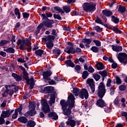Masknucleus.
I'll use <instances>...</instances> for the list:
<instances>
[{"label":"nucleus","instance_id":"nucleus-21","mask_svg":"<svg viewBox=\"0 0 127 127\" xmlns=\"http://www.w3.org/2000/svg\"><path fill=\"white\" fill-rule=\"evenodd\" d=\"M102 14L107 17L113 16V11L110 10L104 9L102 10Z\"/></svg>","mask_w":127,"mask_h":127},{"label":"nucleus","instance_id":"nucleus-61","mask_svg":"<svg viewBox=\"0 0 127 127\" xmlns=\"http://www.w3.org/2000/svg\"><path fill=\"white\" fill-rule=\"evenodd\" d=\"M112 83V79L111 78H108L107 79V83H106V86L107 87H111V83Z\"/></svg>","mask_w":127,"mask_h":127},{"label":"nucleus","instance_id":"nucleus-62","mask_svg":"<svg viewBox=\"0 0 127 127\" xmlns=\"http://www.w3.org/2000/svg\"><path fill=\"white\" fill-rule=\"evenodd\" d=\"M17 61L19 63H25L26 61L24 60V59L18 58L17 59Z\"/></svg>","mask_w":127,"mask_h":127},{"label":"nucleus","instance_id":"nucleus-6","mask_svg":"<svg viewBox=\"0 0 127 127\" xmlns=\"http://www.w3.org/2000/svg\"><path fill=\"white\" fill-rule=\"evenodd\" d=\"M64 52L67 53L68 54H75L76 53L77 54H80L81 52H82V50L80 48H75L73 47V46H67L66 47L64 50Z\"/></svg>","mask_w":127,"mask_h":127},{"label":"nucleus","instance_id":"nucleus-9","mask_svg":"<svg viewBox=\"0 0 127 127\" xmlns=\"http://www.w3.org/2000/svg\"><path fill=\"white\" fill-rule=\"evenodd\" d=\"M51 75H52V71L50 69L43 72V77L45 83L47 81H50L51 80V78L50 77Z\"/></svg>","mask_w":127,"mask_h":127},{"label":"nucleus","instance_id":"nucleus-56","mask_svg":"<svg viewBox=\"0 0 127 127\" xmlns=\"http://www.w3.org/2000/svg\"><path fill=\"white\" fill-rule=\"evenodd\" d=\"M121 117H125L126 118V121H127V112L125 111H122L121 113Z\"/></svg>","mask_w":127,"mask_h":127},{"label":"nucleus","instance_id":"nucleus-19","mask_svg":"<svg viewBox=\"0 0 127 127\" xmlns=\"http://www.w3.org/2000/svg\"><path fill=\"white\" fill-rule=\"evenodd\" d=\"M11 76L14 78L16 82H20V81L22 80V76L15 73H12Z\"/></svg>","mask_w":127,"mask_h":127},{"label":"nucleus","instance_id":"nucleus-55","mask_svg":"<svg viewBox=\"0 0 127 127\" xmlns=\"http://www.w3.org/2000/svg\"><path fill=\"white\" fill-rule=\"evenodd\" d=\"M46 87H44L43 86L40 87L39 88V91L40 93H44L45 94L46 91Z\"/></svg>","mask_w":127,"mask_h":127},{"label":"nucleus","instance_id":"nucleus-32","mask_svg":"<svg viewBox=\"0 0 127 127\" xmlns=\"http://www.w3.org/2000/svg\"><path fill=\"white\" fill-rule=\"evenodd\" d=\"M80 91L81 90H80V89H79L78 88H73L72 93L73 95H74V96H75L76 97H78V96H79V94H80Z\"/></svg>","mask_w":127,"mask_h":127},{"label":"nucleus","instance_id":"nucleus-26","mask_svg":"<svg viewBox=\"0 0 127 127\" xmlns=\"http://www.w3.org/2000/svg\"><path fill=\"white\" fill-rule=\"evenodd\" d=\"M64 64L68 67H71V68H74L75 67V64L72 62L71 60H67L64 62Z\"/></svg>","mask_w":127,"mask_h":127},{"label":"nucleus","instance_id":"nucleus-16","mask_svg":"<svg viewBox=\"0 0 127 127\" xmlns=\"http://www.w3.org/2000/svg\"><path fill=\"white\" fill-rule=\"evenodd\" d=\"M65 124H66V126H70V127H74L76 126V121L68 118L67 121L65 122Z\"/></svg>","mask_w":127,"mask_h":127},{"label":"nucleus","instance_id":"nucleus-18","mask_svg":"<svg viewBox=\"0 0 127 127\" xmlns=\"http://www.w3.org/2000/svg\"><path fill=\"white\" fill-rule=\"evenodd\" d=\"M112 50H113V51H115V52H121L123 51V47L121 46L112 45Z\"/></svg>","mask_w":127,"mask_h":127},{"label":"nucleus","instance_id":"nucleus-64","mask_svg":"<svg viewBox=\"0 0 127 127\" xmlns=\"http://www.w3.org/2000/svg\"><path fill=\"white\" fill-rule=\"evenodd\" d=\"M49 81V85H56V82L54 80L51 79Z\"/></svg>","mask_w":127,"mask_h":127},{"label":"nucleus","instance_id":"nucleus-53","mask_svg":"<svg viewBox=\"0 0 127 127\" xmlns=\"http://www.w3.org/2000/svg\"><path fill=\"white\" fill-rule=\"evenodd\" d=\"M14 52H15V50L13 48L10 47L7 48V53L14 54Z\"/></svg>","mask_w":127,"mask_h":127},{"label":"nucleus","instance_id":"nucleus-15","mask_svg":"<svg viewBox=\"0 0 127 127\" xmlns=\"http://www.w3.org/2000/svg\"><path fill=\"white\" fill-rule=\"evenodd\" d=\"M48 116L49 118H51L52 120H54V121L58 120V115L56 112H51L48 114Z\"/></svg>","mask_w":127,"mask_h":127},{"label":"nucleus","instance_id":"nucleus-8","mask_svg":"<svg viewBox=\"0 0 127 127\" xmlns=\"http://www.w3.org/2000/svg\"><path fill=\"white\" fill-rule=\"evenodd\" d=\"M117 58L119 61L123 64L124 66H126L127 64V54L126 53H119Z\"/></svg>","mask_w":127,"mask_h":127},{"label":"nucleus","instance_id":"nucleus-1","mask_svg":"<svg viewBox=\"0 0 127 127\" xmlns=\"http://www.w3.org/2000/svg\"><path fill=\"white\" fill-rule=\"evenodd\" d=\"M75 96L73 94L70 93L67 97V100L62 99L60 101V105L62 106V109L63 111V114L64 116H70L72 114L71 111L75 107Z\"/></svg>","mask_w":127,"mask_h":127},{"label":"nucleus","instance_id":"nucleus-3","mask_svg":"<svg viewBox=\"0 0 127 127\" xmlns=\"http://www.w3.org/2000/svg\"><path fill=\"white\" fill-rule=\"evenodd\" d=\"M96 6H97V4L92 2L89 3L86 2L82 5L84 11L85 12H91V13H93L96 10Z\"/></svg>","mask_w":127,"mask_h":127},{"label":"nucleus","instance_id":"nucleus-49","mask_svg":"<svg viewBox=\"0 0 127 127\" xmlns=\"http://www.w3.org/2000/svg\"><path fill=\"white\" fill-rule=\"evenodd\" d=\"M74 70L75 72H77L79 74L80 73L79 71L81 70V66L78 64L74 66Z\"/></svg>","mask_w":127,"mask_h":127},{"label":"nucleus","instance_id":"nucleus-2","mask_svg":"<svg viewBox=\"0 0 127 127\" xmlns=\"http://www.w3.org/2000/svg\"><path fill=\"white\" fill-rule=\"evenodd\" d=\"M27 43L25 44V41L24 40H21L20 39H18L17 41V45H20L19 48L20 50H24L25 46H27L26 48L27 51L28 52H31L32 51V47H31V42L30 41H27Z\"/></svg>","mask_w":127,"mask_h":127},{"label":"nucleus","instance_id":"nucleus-42","mask_svg":"<svg viewBox=\"0 0 127 127\" xmlns=\"http://www.w3.org/2000/svg\"><path fill=\"white\" fill-rule=\"evenodd\" d=\"M93 77L96 82H98L101 79V75L97 73H93Z\"/></svg>","mask_w":127,"mask_h":127},{"label":"nucleus","instance_id":"nucleus-24","mask_svg":"<svg viewBox=\"0 0 127 127\" xmlns=\"http://www.w3.org/2000/svg\"><path fill=\"white\" fill-rule=\"evenodd\" d=\"M0 116L4 119L8 118L10 116V114H9V110H7L6 111H2V114Z\"/></svg>","mask_w":127,"mask_h":127},{"label":"nucleus","instance_id":"nucleus-50","mask_svg":"<svg viewBox=\"0 0 127 127\" xmlns=\"http://www.w3.org/2000/svg\"><path fill=\"white\" fill-rule=\"evenodd\" d=\"M56 38V37L53 35H48L47 37V41H52V40H54Z\"/></svg>","mask_w":127,"mask_h":127},{"label":"nucleus","instance_id":"nucleus-35","mask_svg":"<svg viewBox=\"0 0 127 127\" xmlns=\"http://www.w3.org/2000/svg\"><path fill=\"white\" fill-rule=\"evenodd\" d=\"M98 73L102 76V77H107L108 76V71L107 70H104L103 71H98Z\"/></svg>","mask_w":127,"mask_h":127},{"label":"nucleus","instance_id":"nucleus-31","mask_svg":"<svg viewBox=\"0 0 127 127\" xmlns=\"http://www.w3.org/2000/svg\"><path fill=\"white\" fill-rule=\"evenodd\" d=\"M46 47L51 50L53 47H54V43H53V41H50L46 43Z\"/></svg>","mask_w":127,"mask_h":127},{"label":"nucleus","instance_id":"nucleus-40","mask_svg":"<svg viewBox=\"0 0 127 127\" xmlns=\"http://www.w3.org/2000/svg\"><path fill=\"white\" fill-rule=\"evenodd\" d=\"M90 50L94 53H98L100 51V48H98L96 46H92L90 48Z\"/></svg>","mask_w":127,"mask_h":127},{"label":"nucleus","instance_id":"nucleus-45","mask_svg":"<svg viewBox=\"0 0 127 127\" xmlns=\"http://www.w3.org/2000/svg\"><path fill=\"white\" fill-rule=\"evenodd\" d=\"M7 43H9V41L1 40L0 41V46H4V45H6Z\"/></svg>","mask_w":127,"mask_h":127},{"label":"nucleus","instance_id":"nucleus-36","mask_svg":"<svg viewBox=\"0 0 127 127\" xmlns=\"http://www.w3.org/2000/svg\"><path fill=\"white\" fill-rule=\"evenodd\" d=\"M63 11L65 12L66 13H69L70 11H71V8L69 7V6L65 5L63 7Z\"/></svg>","mask_w":127,"mask_h":127},{"label":"nucleus","instance_id":"nucleus-46","mask_svg":"<svg viewBox=\"0 0 127 127\" xmlns=\"http://www.w3.org/2000/svg\"><path fill=\"white\" fill-rule=\"evenodd\" d=\"M53 17L55 19H58V20H61L62 19V17L59 14H54Z\"/></svg>","mask_w":127,"mask_h":127},{"label":"nucleus","instance_id":"nucleus-43","mask_svg":"<svg viewBox=\"0 0 127 127\" xmlns=\"http://www.w3.org/2000/svg\"><path fill=\"white\" fill-rule=\"evenodd\" d=\"M98 90H106V86L104 82H101L100 83L98 86Z\"/></svg>","mask_w":127,"mask_h":127},{"label":"nucleus","instance_id":"nucleus-34","mask_svg":"<svg viewBox=\"0 0 127 127\" xmlns=\"http://www.w3.org/2000/svg\"><path fill=\"white\" fill-rule=\"evenodd\" d=\"M43 27V24L40 23V24L37 27V30L35 32V34L37 36L38 35V33L40 32V30H41V29Z\"/></svg>","mask_w":127,"mask_h":127},{"label":"nucleus","instance_id":"nucleus-51","mask_svg":"<svg viewBox=\"0 0 127 127\" xmlns=\"http://www.w3.org/2000/svg\"><path fill=\"white\" fill-rule=\"evenodd\" d=\"M93 42H94L95 44V45H96L97 47H100V46H101V41H100L98 40H94L93 41Z\"/></svg>","mask_w":127,"mask_h":127},{"label":"nucleus","instance_id":"nucleus-37","mask_svg":"<svg viewBox=\"0 0 127 127\" xmlns=\"http://www.w3.org/2000/svg\"><path fill=\"white\" fill-rule=\"evenodd\" d=\"M111 30H113V31H114V32H115V33H116V34H122V33H123V32L121 30H120V29H119V28L116 27H113V28L111 29Z\"/></svg>","mask_w":127,"mask_h":127},{"label":"nucleus","instance_id":"nucleus-52","mask_svg":"<svg viewBox=\"0 0 127 127\" xmlns=\"http://www.w3.org/2000/svg\"><path fill=\"white\" fill-rule=\"evenodd\" d=\"M23 18L26 19H27L29 17L30 14L28 13L27 12H25L22 13Z\"/></svg>","mask_w":127,"mask_h":127},{"label":"nucleus","instance_id":"nucleus-41","mask_svg":"<svg viewBox=\"0 0 127 127\" xmlns=\"http://www.w3.org/2000/svg\"><path fill=\"white\" fill-rule=\"evenodd\" d=\"M43 53V50H41V49L37 50L35 52V54H36L37 56H39L40 57H41V56H42Z\"/></svg>","mask_w":127,"mask_h":127},{"label":"nucleus","instance_id":"nucleus-60","mask_svg":"<svg viewBox=\"0 0 127 127\" xmlns=\"http://www.w3.org/2000/svg\"><path fill=\"white\" fill-rule=\"evenodd\" d=\"M22 108H23L22 104H20L19 107L16 109L18 112V113H19V114H21V112L22 111Z\"/></svg>","mask_w":127,"mask_h":127},{"label":"nucleus","instance_id":"nucleus-54","mask_svg":"<svg viewBox=\"0 0 127 127\" xmlns=\"http://www.w3.org/2000/svg\"><path fill=\"white\" fill-rule=\"evenodd\" d=\"M126 89H127V85H124L122 84L119 86L120 91H126Z\"/></svg>","mask_w":127,"mask_h":127},{"label":"nucleus","instance_id":"nucleus-33","mask_svg":"<svg viewBox=\"0 0 127 127\" xmlns=\"http://www.w3.org/2000/svg\"><path fill=\"white\" fill-rule=\"evenodd\" d=\"M27 123V127H34L35 126H36V123L32 120H30Z\"/></svg>","mask_w":127,"mask_h":127},{"label":"nucleus","instance_id":"nucleus-7","mask_svg":"<svg viewBox=\"0 0 127 127\" xmlns=\"http://www.w3.org/2000/svg\"><path fill=\"white\" fill-rule=\"evenodd\" d=\"M41 104L42 106V111L44 114H49L51 112L50 106H49L48 103H47V100L42 99L41 100Z\"/></svg>","mask_w":127,"mask_h":127},{"label":"nucleus","instance_id":"nucleus-27","mask_svg":"<svg viewBox=\"0 0 127 127\" xmlns=\"http://www.w3.org/2000/svg\"><path fill=\"white\" fill-rule=\"evenodd\" d=\"M95 67H96L97 70H103L105 69V65L104 64L101 62H98L95 64Z\"/></svg>","mask_w":127,"mask_h":127},{"label":"nucleus","instance_id":"nucleus-57","mask_svg":"<svg viewBox=\"0 0 127 127\" xmlns=\"http://www.w3.org/2000/svg\"><path fill=\"white\" fill-rule=\"evenodd\" d=\"M87 71H88L89 73H94V72H95V69H94L92 66L90 65L88 67V69H87Z\"/></svg>","mask_w":127,"mask_h":127},{"label":"nucleus","instance_id":"nucleus-58","mask_svg":"<svg viewBox=\"0 0 127 127\" xmlns=\"http://www.w3.org/2000/svg\"><path fill=\"white\" fill-rule=\"evenodd\" d=\"M71 13H72V14H73L74 15H75L76 16L81 15V13H80V12L77 11L76 10L72 11Z\"/></svg>","mask_w":127,"mask_h":127},{"label":"nucleus","instance_id":"nucleus-48","mask_svg":"<svg viewBox=\"0 0 127 127\" xmlns=\"http://www.w3.org/2000/svg\"><path fill=\"white\" fill-rule=\"evenodd\" d=\"M95 22L96 23H98L99 24H101V25H104V23L102 21V20L97 16L96 19L95 20Z\"/></svg>","mask_w":127,"mask_h":127},{"label":"nucleus","instance_id":"nucleus-22","mask_svg":"<svg viewBox=\"0 0 127 127\" xmlns=\"http://www.w3.org/2000/svg\"><path fill=\"white\" fill-rule=\"evenodd\" d=\"M97 94L99 99H103L104 96H105V94H106V89H98Z\"/></svg>","mask_w":127,"mask_h":127},{"label":"nucleus","instance_id":"nucleus-38","mask_svg":"<svg viewBox=\"0 0 127 127\" xmlns=\"http://www.w3.org/2000/svg\"><path fill=\"white\" fill-rule=\"evenodd\" d=\"M89 72L87 70H84L83 71L82 75L81 76L82 79H83V80L87 79L89 76Z\"/></svg>","mask_w":127,"mask_h":127},{"label":"nucleus","instance_id":"nucleus-14","mask_svg":"<svg viewBox=\"0 0 127 127\" xmlns=\"http://www.w3.org/2000/svg\"><path fill=\"white\" fill-rule=\"evenodd\" d=\"M56 92L54 91V87L53 86H46V93L45 94H48V95H52Z\"/></svg>","mask_w":127,"mask_h":127},{"label":"nucleus","instance_id":"nucleus-5","mask_svg":"<svg viewBox=\"0 0 127 127\" xmlns=\"http://www.w3.org/2000/svg\"><path fill=\"white\" fill-rule=\"evenodd\" d=\"M22 74L23 80H25V81H26L27 85H30V89H32L35 84L34 78H33V77H32L29 79V74L28 73H27V71L22 72Z\"/></svg>","mask_w":127,"mask_h":127},{"label":"nucleus","instance_id":"nucleus-29","mask_svg":"<svg viewBox=\"0 0 127 127\" xmlns=\"http://www.w3.org/2000/svg\"><path fill=\"white\" fill-rule=\"evenodd\" d=\"M111 21L114 22L115 24H119V23L120 22V18L115 15H112L111 16Z\"/></svg>","mask_w":127,"mask_h":127},{"label":"nucleus","instance_id":"nucleus-44","mask_svg":"<svg viewBox=\"0 0 127 127\" xmlns=\"http://www.w3.org/2000/svg\"><path fill=\"white\" fill-rule=\"evenodd\" d=\"M93 29H94V30H96L97 32H99V33L102 32V31H103V28H101L100 26H98V25H96L95 27H94Z\"/></svg>","mask_w":127,"mask_h":127},{"label":"nucleus","instance_id":"nucleus-39","mask_svg":"<svg viewBox=\"0 0 127 127\" xmlns=\"http://www.w3.org/2000/svg\"><path fill=\"white\" fill-rule=\"evenodd\" d=\"M53 54H55L58 57L61 54V50L59 49H54L53 50Z\"/></svg>","mask_w":127,"mask_h":127},{"label":"nucleus","instance_id":"nucleus-63","mask_svg":"<svg viewBox=\"0 0 127 127\" xmlns=\"http://www.w3.org/2000/svg\"><path fill=\"white\" fill-rule=\"evenodd\" d=\"M111 68L113 69H117V68H118V64L113 63L111 65Z\"/></svg>","mask_w":127,"mask_h":127},{"label":"nucleus","instance_id":"nucleus-10","mask_svg":"<svg viewBox=\"0 0 127 127\" xmlns=\"http://www.w3.org/2000/svg\"><path fill=\"white\" fill-rule=\"evenodd\" d=\"M80 98L82 100L84 99V97L86 100L89 98V93H88V90L85 88L82 89L79 92V94L78 95Z\"/></svg>","mask_w":127,"mask_h":127},{"label":"nucleus","instance_id":"nucleus-17","mask_svg":"<svg viewBox=\"0 0 127 127\" xmlns=\"http://www.w3.org/2000/svg\"><path fill=\"white\" fill-rule=\"evenodd\" d=\"M82 42L83 43H86L85 46L86 48L89 49L90 48V45L91 44V42H92V40L91 39L85 38L82 39Z\"/></svg>","mask_w":127,"mask_h":127},{"label":"nucleus","instance_id":"nucleus-59","mask_svg":"<svg viewBox=\"0 0 127 127\" xmlns=\"http://www.w3.org/2000/svg\"><path fill=\"white\" fill-rule=\"evenodd\" d=\"M4 123H5V120H4V118L1 117L0 116V126L1 125H3V124H4Z\"/></svg>","mask_w":127,"mask_h":127},{"label":"nucleus","instance_id":"nucleus-30","mask_svg":"<svg viewBox=\"0 0 127 127\" xmlns=\"http://www.w3.org/2000/svg\"><path fill=\"white\" fill-rule=\"evenodd\" d=\"M14 14L18 19H20L21 13L19 12V9L18 8H15Z\"/></svg>","mask_w":127,"mask_h":127},{"label":"nucleus","instance_id":"nucleus-28","mask_svg":"<svg viewBox=\"0 0 127 127\" xmlns=\"http://www.w3.org/2000/svg\"><path fill=\"white\" fill-rule=\"evenodd\" d=\"M118 11H119V12H121V13H125V12L127 11V8L125 6L119 5Z\"/></svg>","mask_w":127,"mask_h":127},{"label":"nucleus","instance_id":"nucleus-23","mask_svg":"<svg viewBox=\"0 0 127 127\" xmlns=\"http://www.w3.org/2000/svg\"><path fill=\"white\" fill-rule=\"evenodd\" d=\"M56 99V92L51 95L50 105L52 106L53 104H55V99Z\"/></svg>","mask_w":127,"mask_h":127},{"label":"nucleus","instance_id":"nucleus-47","mask_svg":"<svg viewBox=\"0 0 127 127\" xmlns=\"http://www.w3.org/2000/svg\"><path fill=\"white\" fill-rule=\"evenodd\" d=\"M116 83L117 85H121V84L123 83V81H122V79H121V78H120L118 75H116Z\"/></svg>","mask_w":127,"mask_h":127},{"label":"nucleus","instance_id":"nucleus-12","mask_svg":"<svg viewBox=\"0 0 127 127\" xmlns=\"http://www.w3.org/2000/svg\"><path fill=\"white\" fill-rule=\"evenodd\" d=\"M55 23L54 20H50V21H47V20H44L42 23H41V24H43V26H46L48 28H52L53 27V25Z\"/></svg>","mask_w":127,"mask_h":127},{"label":"nucleus","instance_id":"nucleus-25","mask_svg":"<svg viewBox=\"0 0 127 127\" xmlns=\"http://www.w3.org/2000/svg\"><path fill=\"white\" fill-rule=\"evenodd\" d=\"M17 121L19 123H22V124H26V123L28 122V119H27V118L24 116H21L18 118Z\"/></svg>","mask_w":127,"mask_h":127},{"label":"nucleus","instance_id":"nucleus-4","mask_svg":"<svg viewBox=\"0 0 127 127\" xmlns=\"http://www.w3.org/2000/svg\"><path fill=\"white\" fill-rule=\"evenodd\" d=\"M28 108L30 110L25 113V117H34V116L36 115V111L35 110V108H36V103L34 102L30 101L29 103Z\"/></svg>","mask_w":127,"mask_h":127},{"label":"nucleus","instance_id":"nucleus-11","mask_svg":"<svg viewBox=\"0 0 127 127\" xmlns=\"http://www.w3.org/2000/svg\"><path fill=\"white\" fill-rule=\"evenodd\" d=\"M86 83L89 85L92 93H95V81H94V79L93 78H88Z\"/></svg>","mask_w":127,"mask_h":127},{"label":"nucleus","instance_id":"nucleus-13","mask_svg":"<svg viewBox=\"0 0 127 127\" xmlns=\"http://www.w3.org/2000/svg\"><path fill=\"white\" fill-rule=\"evenodd\" d=\"M96 106L99 108H105V107H107V104L105 102V100H103V98H99L98 100L96 101Z\"/></svg>","mask_w":127,"mask_h":127},{"label":"nucleus","instance_id":"nucleus-20","mask_svg":"<svg viewBox=\"0 0 127 127\" xmlns=\"http://www.w3.org/2000/svg\"><path fill=\"white\" fill-rule=\"evenodd\" d=\"M55 10L56 11H58L60 13H64V12L63 9L59 6H56L54 7H51V11H52V12H55Z\"/></svg>","mask_w":127,"mask_h":127}]
</instances>
